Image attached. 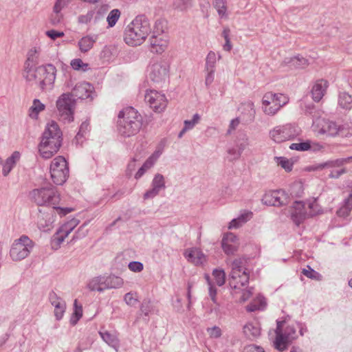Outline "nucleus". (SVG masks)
Segmentation results:
<instances>
[{
	"label": "nucleus",
	"mask_w": 352,
	"mask_h": 352,
	"mask_svg": "<svg viewBox=\"0 0 352 352\" xmlns=\"http://www.w3.org/2000/svg\"><path fill=\"white\" fill-rule=\"evenodd\" d=\"M30 197L38 206L52 207V211H56L60 217L65 216L73 211L72 208L58 206L60 195L56 188L52 186L34 189L30 192Z\"/></svg>",
	"instance_id": "obj_1"
},
{
	"label": "nucleus",
	"mask_w": 352,
	"mask_h": 352,
	"mask_svg": "<svg viewBox=\"0 0 352 352\" xmlns=\"http://www.w3.org/2000/svg\"><path fill=\"white\" fill-rule=\"evenodd\" d=\"M142 126V117L132 107L120 111L118 116L117 129L120 135L129 138L136 135Z\"/></svg>",
	"instance_id": "obj_2"
},
{
	"label": "nucleus",
	"mask_w": 352,
	"mask_h": 352,
	"mask_svg": "<svg viewBox=\"0 0 352 352\" xmlns=\"http://www.w3.org/2000/svg\"><path fill=\"white\" fill-rule=\"evenodd\" d=\"M27 65L23 76L28 81L34 82L41 90L51 89L53 87L56 76V69L54 65L47 64L32 69L30 64Z\"/></svg>",
	"instance_id": "obj_3"
},
{
	"label": "nucleus",
	"mask_w": 352,
	"mask_h": 352,
	"mask_svg": "<svg viewBox=\"0 0 352 352\" xmlns=\"http://www.w3.org/2000/svg\"><path fill=\"white\" fill-rule=\"evenodd\" d=\"M62 132L54 121L48 123L42 135L38 146L40 155L49 159L57 153L61 146Z\"/></svg>",
	"instance_id": "obj_4"
},
{
	"label": "nucleus",
	"mask_w": 352,
	"mask_h": 352,
	"mask_svg": "<svg viewBox=\"0 0 352 352\" xmlns=\"http://www.w3.org/2000/svg\"><path fill=\"white\" fill-rule=\"evenodd\" d=\"M151 32L148 19L145 15H138L126 27L124 41L131 46L140 45Z\"/></svg>",
	"instance_id": "obj_5"
},
{
	"label": "nucleus",
	"mask_w": 352,
	"mask_h": 352,
	"mask_svg": "<svg viewBox=\"0 0 352 352\" xmlns=\"http://www.w3.org/2000/svg\"><path fill=\"white\" fill-rule=\"evenodd\" d=\"M246 261L245 258H239L231 263V273L229 284L232 289H238L249 283L250 273L245 267Z\"/></svg>",
	"instance_id": "obj_6"
},
{
	"label": "nucleus",
	"mask_w": 352,
	"mask_h": 352,
	"mask_svg": "<svg viewBox=\"0 0 352 352\" xmlns=\"http://www.w3.org/2000/svg\"><path fill=\"white\" fill-rule=\"evenodd\" d=\"M285 321H277V327L275 330L276 339L274 346L279 351L287 349L288 345L297 338L296 329L293 325H287L283 330Z\"/></svg>",
	"instance_id": "obj_7"
},
{
	"label": "nucleus",
	"mask_w": 352,
	"mask_h": 352,
	"mask_svg": "<svg viewBox=\"0 0 352 352\" xmlns=\"http://www.w3.org/2000/svg\"><path fill=\"white\" fill-rule=\"evenodd\" d=\"M35 245L34 242L26 235L15 239L10 250V256L14 261H20L28 257Z\"/></svg>",
	"instance_id": "obj_8"
},
{
	"label": "nucleus",
	"mask_w": 352,
	"mask_h": 352,
	"mask_svg": "<svg viewBox=\"0 0 352 352\" xmlns=\"http://www.w3.org/2000/svg\"><path fill=\"white\" fill-rule=\"evenodd\" d=\"M289 102L287 96L283 94L267 92L262 99V109L267 116H274L282 107Z\"/></svg>",
	"instance_id": "obj_9"
},
{
	"label": "nucleus",
	"mask_w": 352,
	"mask_h": 352,
	"mask_svg": "<svg viewBox=\"0 0 352 352\" xmlns=\"http://www.w3.org/2000/svg\"><path fill=\"white\" fill-rule=\"evenodd\" d=\"M352 162V156L345 157V158H340L335 160H330L326 162L320 163L311 166H309L306 168V170L308 171H318L322 170L324 168L329 169L331 173L329 175L330 178H338L340 175L344 174L346 170L345 168H342L339 170H334L335 168H340L344 164L350 163Z\"/></svg>",
	"instance_id": "obj_10"
},
{
	"label": "nucleus",
	"mask_w": 352,
	"mask_h": 352,
	"mask_svg": "<svg viewBox=\"0 0 352 352\" xmlns=\"http://www.w3.org/2000/svg\"><path fill=\"white\" fill-rule=\"evenodd\" d=\"M76 101L70 94H61L56 100L57 113L60 120L71 122L74 120V109Z\"/></svg>",
	"instance_id": "obj_11"
},
{
	"label": "nucleus",
	"mask_w": 352,
	"mask_h": 352,
	"mask_svg": "<svg viewBox=\"0 0 352 352\" xmlns=\"http://www.w3.org/2000/svg\"><path fill=\"white\" fill-rule=\"evenodd\" d=\"M300 130L294 124H286L275 126L270 131V136L276 143L292 140L298 137Z\"/></svg>",
	"instance_id": "obj_12"
},
{
	"label": "nucleus",
	"mask_w": 352,
	"mask_h": 352,
	"mask_svg": "<svg viewBox=\"0 0 352 352\" xmlns=\"http://www.w3.org/2000/svg\"><path fill=\"white\" fill-rule=\"evenodd\" d=\"M50 174L53 182L56 185L63 184L69 177V167L62 156L55 157L50 165Z\"/></svg>",
	"instance_id": "obj_13"
},
{
	"label": "nucleus",
	"mask_w": 352,
	"mask_h": 352,
	"mask_svg": "<svg viewBox=\"0 0 352 352\" xmlns=\"http://www.w3.org/2000/svg\"><path fill=\"white\" fill-rule=\"evenodd\" d=\"M148 77L155 83H162L168 77L169 64L164 60L153 62L148 69Z\"/></svg>",
	"instance_id": "obj_14"
},
{
	"label": "nucleus",
	"mask_w": 352,
	"mask_h": 352,
	"mask_svg": "<svg viewBox=\"0 0 352 352\" xmlns=\"http://www.w3.org/2000/svg\"><path fill=\"white\" fill-rule=\"evenodd\" d=\"M144 100L151 108L156 112L164 111L167 104L165 95L156 90H147L144 96Z\"/></svg>",
	"instance_id": "obj_15"
},
{
	"label": "nucleus",
	"mask_w": 352,
	"mask_h": 352,
	"mask_svg": "<svg viewBox=\"0 0 352 352\" xmlns=\"http://www.w3.org/2000/svg\"><path fill=\"white\" fill-rule=\"evenodd\" d=\"M68 89H72L71 96L76 97L80 99H87L91 97L94 91V87L87 82H79L73 86L72 80L66 83Z\"/></svg>",
	"instance_id": "obj_16"
},
{
	"label": "nucleus",
	"mask_w": 352,
	"mask_h": 352,
	"mask_svg": "<svg viewBox=\"0 0 352 352\" xmlns=\"http://www.w3.org/2000/svg\"><path fill=\"white\" fill-rule=\"evenodd\" d=\"M287 195L283 190H276L264 195L262 202L270 206H282L288 204Z\"/></svg>",
	"instance_id": "obj_17"
},
{
	"label": "nucleus",
	"mask_w": 352,
	"mask_h": 352,
	"mask_svg": "<svg viewBox=\"0 0 352 352\" xmlns=\"http://www.w3.org/2000/svg\"><path fill=\"white\" fill-rule=\"evenodd\" d=\"M165 188L166 184L164 177L160 173H157L154 175L152 180L151 188L148 190L144 194V199H153L156 197L162 190H164Z\"/></svg>",
	"instance_id": "obj_18"
},
{
	"label": "nucleus",
	"mask_w": 352,
	"mask_h": 352,
	"mask_svg": "<svg viewBox=\"0 0 352 352\" xmlns=\"http://www.w3.org/2000/svg\"><path fill=\"white\" fill-rule=\"evenodd\" d=\"M48 299L50 304L54 307V312L56 319L57 320H61L66 310L65 301L54 291L49 293Z\"/></svg>",
	"instance_id": "obj_19"
},
{
	"label": "nucleus",
	"mask_w": 352,
	"mask_h": 352,
	"mask_svg": "<svg viewBox=\"0 0 352 352\" xmlns=\"http://www.w3.org/2000/svg\"><path fill=\"white\" fill-rule=\"evenodd\" d=\"M239 239L233 233L224 235L221 241V247L227 255L234 254L239 248Z\"/></svg>",
	"instance_id": "obj_20"
},
{
	"label": "nucleus",
	"mask_w": 352,
	"mask_h": 352,
	"mask_svg": "<svg viewBox=\"0 0 352 352\" xmlns=\"http://www.w3.org/2000/svg\"><path fill=\"white\" fill-rule=\"evenodd\" d=\"M151 49L153 52L161 54L165 51L168 45L167 36L164 34H153L149 39Z\"/></svg>",
	"instance_id": "obj_21"
},
{
	"label": "nucleus",
	"mask_w": 352,
	"mask_h": 352,
	"mask_svg": "<svg viewBox=\"0 0 352 352\" xmlns=\"http://www.w3.org/2000/svg\"><path fill=\"white\" fill-rule=\"evenodd\" d=\"M328 86V82L323 79L318 80L314 84L311 89V95L315 102H319L322 98Z\"/></svg>",
	"instance_id": "obj_22"
},
{
	"label": "nucleus",
	"mask_w": 352,
	"mask_h": 352,
	"mask_svg": "<svg viewBox=\"0 0 352 352\" xmlns=\"http://www.w3.org/2000/svg\"><path fill=\"white\" fill-rule=\"evenodd\" d=\"M291 216L296 225H299L307 217L305 205L302 201H295L292 208Z\"/></svg>",
	"instance_id": "obj_23"
},
{
	"label": "nucleus",
	"mask_w": 352,
	"mask_h": 352,
	"mask_svg": "<svg viewBox=\"0 0 352 352\" xmlns=\"http://www.w3.org/2000/svg\"><path fill=\"white\" fill-rule=\"evenodd\" d=\"M98 36L97 34H87L82 36L78 41V47L82 53H87L90 51L94 43L97 41Z\"/></svg>",
	"instance_id": "obj_24"
},
{
	"label": "nucleus",
	"mask_w": 352,
	"mask_h": 352,
	"mask_svg": "<svg viewBox=\"0 0 352 352\" xmlns=\"http://www.w3.org/2000/svg\"><path fill=\"white\" fill-rule=\"evenodd\" d=\"M320 133L329 136L340 135V125L330 120H322Z\"/></svg>",
	"instance_id": "obj_25"
},
{
	"label": "nucleus",
	"mask_w": 352,
	"mask_h": 352,
	"mask_svg": "<svg viewBox=\"0 0 352 352\" xmlns=\"http://www.w3.org/2000/svg\"><path fill=\"white\" fill-rule=\"evenodd\" d=\"M184 256L188 261L195 263V265H201L206 261L205 255L198 248L186 250L184 253Z\"/></svg>",
	"instance_id": "obj_26"
},
{
	"label": "nucleus",
	"mask_w": 352,
	"mask_h": 352,
	"mask_svg": "<svg viewBox=\"0 0 352 352\" xmlns=\"http://www.w3.org/2000/svg\"><path fill=\"white\" fill-rule=\"evenodd\" d=\"M160 152H155L152 154L143 164V165L138 169L135 175V178L139 179L146 173V170L150 169L156 162L158 157H160Z\"/></svg>",
	"instance_id": "obj_27"
},
{
	"label": "nucleus",
	"mask_w": 352,
	"mask_h": 352,
	"mask_svg": "<svg viewBox=\"0 0 352 352\" xmlns=\"http://www.w3.org/2000/svg\"><path fill=\"white\" fill-rule=\"evenodd\" d=\"M243 333L250 340L258 338L261 335V328L257 323H248L243 327Z\"/></svg>",
	"instance_id": "obj_28"
},
{
	"label": "nucleus",
	"mask_w": 352,
	"mask_h": 352,
	"mask_svg": "<svg viewBox=\"0 0 352 352\" xmlns=\"http://www.w3.org/2000/svg\"><path fill=\"white\" fill-rule=\"evenodd\" d=\"M104 290L107 289L120 288L123 285V280L119 276L111 275L109 276H104Z\"/></svg>",
	"instance_id": "obj_29"
},
{
	"label": "nucleus",
	"mask_w": 352,
	"mask_h": 352,
	"mask_svg": "<svg viewBox=\"0 0 352 352\" xmlns=\"http://www.w3.org/2000/svg\"><path fill=\"white\" fill-rule=\"evenodd\" d=\"M252 217V212H245L239 215L237 218L232 219L229 223L228 228H238L246 223Z\"/></svg>",
	"instance_id": "obj_30"
},
{
	"label": "nucleus",
	"mask_w": 352,
	"mask_h": 352,
	"mask_svg": "<svg viewBox=\"0 0 352 352\" xmlns=\"http://www.w3.org/2000/svg\"><path fill=\"white\" fill-rule=\"evenodd\" d=\"M20 154L17 151H14L10 157H9L3 164V175L7 176L14 167L16 161L19 159Z\"/></svg>",
	"instance_id": "obj_31"
},
{
	"label": "nucleus",
	"mask_w": 352,
	"mask_h": 352,
	"mask_svg": "<svg viewBox=\"0 0 352 352\" xmlns=\"http://www.w3.org/2000/svg\"><path fill=\"white\" fill-rule=\"evenodd\" d=\"M104 276H96L89 280L87 287L91 291H98L102 292L104 291Z\"/></svg>",
	"instance_id": "obj_32"
},
{
	"label": "nucleus",
	"mask_w": 352,
	"mask_h": 352,
	"mask_svg": "<svg viewBox=\"0 0 352 352\" xmlns=\"http://www.w3.org/2000/svg\"><path fill=\"white\" fill-rule=\"evenodd\" d=\"M212 6L217 10L221 19L228 18L227 0H212Z\"/></svg>",
	"instance_id": "obj_33"
},
{
	"label": "nucleus",
	"mask_w": 352,
	"mask_h": 352,
	"mask_svg": "<svg viewBox=\"0 0 352 352\" xmlns=\"http://www.w3.org/2000/svg\"><path fill=\"white\" fill-rule=\"evenodd\" d=\"M54 221V214L52 213L47 214L45 218L43 217L39 219L38 222V228L44 232L48 231L52 228V223Z\"/></svg>",
	"instance_id": "obj_34"
},
{
	"label": "nucleus",
	"mask_w": 352,
	"mask_h": 352,
	"mask_svg": "<svg viewBox=\"0 0 352 352\" xmlns=\"http://www.w3.org/2000/svg\"><path fill=\"white\" fill-rule=\"evenodd\" d=\"M338 104L344 109L350 110L352 108V96L346 92L340 93Z\"/></svg>",
	"instance_id": "obj_35"
},
{
	"label": "nucleus",
	"mask_w": 352,
	"mask_h": 352,
	"mask_svg": "<svg viewBox=\"0 0 352 352\" xmlns=\"http://www.w3.org/2000/svg\"><path fill=\"white\" fill-rule=\"evenodd\" d=\"M99 334L103 341L105 342L109 346L113 348H116L118 346L119 341L116 335L111 334L107 331H100Z\"/></svg>",
	"instance_id": "obj_36"
},
{
	"label": "nucleus",
	"mask_w": 352,
	"mask_h": 352,
	"mask_svg": "<svg viewBox=\"0 0 352 352\" xmlns=\"http://www.w3.org/2000/svg\"><path fill=\"white\" fill-rule=\"evenodd\" d=\"M266 305L265 299L262 296H258L254 299L249 305L247 306L246 309L249 312L255 311L264 309Z\"/></svg>",
	"instance_id": "obj_37"
},
{
	"label": "nucleus",
	"mask_w": 352,
	"mask_h": 352,
	"mask_svg": "<svg viewBox=\"0 0 352 352\" xmlns=\"http://www.w3.org/2000/svg\"><path fill=\"white\" fill-rule=\"evenodd\" d=\"M30 64V67L32 69L33 67L38 63V52L36 48L31 49L28 53V58L25 63V67Z\"/></svg>",
	"instance_id": "obj_38"
},
{
	"label": "nucleus",
	"mask_w": 352,
	"mask_h": 352,
	"mask_svg": "<svg viewBox=\"0 0 352 352\" xmlns=\"http://www.w3.org/2000/svg\"><path fill=\"white\" fill-rule=\"evenodd\" d=\"M45 109V105L38 99H34L32 107L30 108V116L36 118L38 114Z\"/></svg>",
	"instance_id": "obj_39"
},
{
	"label": "nucleus",
	"mask_w": 352,
	"mask_h": 352,
	"mask_svg": "<svg viewBox=\"0 0 352 352\" xmlns=\"http://www.w3.org/2000/svg\"><path fill=\"white\" fill-rule=\"evenodd\" d=\"M289 148L291 150L307 151L311 149V142L310 140H307L302 142L292 143L289 145Z\"/></svg>",
	"instance_id": "obj_40"
},
{
	"label": "nucleus",
	"mask_w": 352,
	"mask_h": 352,
	"mask_svg": "<svg viewBox=\"0 0 352 352\" xmlns=\"http://www.w3.org/2000/svg\"><path fill=\"white\" fill-rule=\"evenodd\" d=\"M250 145V139L248 136L243 133L239 135L236 140V146L241 151H243Z\"/></svg>",
	"instance_id": "obj_41"
},
{
	"label": "nucleus",
	"mask_w": 352,
	"mask_h": 352,
	"mask_svg": "<svg viewBox=\"0 0 352 352\" xmlns=\"http://www.w3.org/2000/svg\"><path fill=\"white\" fill-rule=\"evenodd\" d=\"M74 311L70 318V323L75 325L82 316V306H78L77 300H74Z\"/></svg>",
	"instance_id": "obj_42"
},
{
	"label": "nucleus",
	"mask_w": 352,
	"mask_h": 352,
	"mask_svg": "<svg viewBox=\"0 0 352 352\" xmlns=\"http://www.w3.org/2000/svg\"><path fill=\"white\" fill-rule=\"evenodd\" d=\"M66 237L65 234L58 230L52 237L51 245L52 248L58 249Z\"/></svg>",
	"instance_id": "obj_43"
},
{
	"label": "nucleus",
	"mask_w": 352,
	"mask_h": 352,
	"mask_svg": "<svg viewBox=\"0 0 352 352\" xmlns=\"http://www.w3.org/2000/svg\"><path fill=\"white\" fill-rule=\"evenodd\" d=\"M275 161L287 172H290L293 168V162L284 157H276Z\"/></svg>",
	"instance_id": "obj_44"
},
{
	"label": "nucleus",
	"mask_w": 352,
	"mask_h": 352,
	"mask_svg": "<svg viewBox=\"0 0 352 352\" xmlns=\"http://www.w3.org/2000/svg\"><path fill=\"white\" fill-rule=\"evenodd\" d=\"M120 16V12L118 9L111 10L107 17V21L109 27H113L117 23Z\"/></svg>",
	"instance_id": "obj_45"
},
{
	"label": "nucleus",
	"mask_w": 352,
	"mask_h": 352,
	"mask_svg": "<svg viewBox=\"0 0 352 352\" xmlns=\"http://www.w3.org/2000/svg\"><path fill=\"white\" fill-rule=\"evenodd\" d=\"M217 63V56L216 54L210 51L206 59V69H215V65Z\"/></svg>",
	"instance_id": "obj_46"
},
{
	"label": "nucleus",
	"mask_w": 352,
	"mask_h": 352,
	"mask_svg": "<svg viewBox=\"0 0 352 352\" xmlns=\"http://www.w3.org/2000/svg\"><path fill=\"white\" fill-rule=\"evenodd\" d=\"M212 275L217 285L222 286L224 285L226 274L223 270L215 269L213 270Z\"/></svg>",
	"instance_id": "obj_47"
},
{
	"label": "nucleus",
	"mask_w": 352,
	"mask_h": 352,
	"mask_svg": "<svg viewBox=\"0 0 352 352\" xmlns=\"http://www.w3.org/2000/svg\"><path fill=\"white\" fill-rule=\"evenodd\" d=\"M70 65L75 70H81L85 72L89 69V65L87 63H84L80 58L73 59L71 61Z\"/></svg>",
	"instance_id": "obj_48"
},
{
	"label": "nucleus",
	"mask_w": 352,
	"mask_h": 352,
	"mask_svg": "<svg viewBox=\"0 0 352 352\" xmlns=\"http://www.w3.org/2000/svg\"><path fill=\"white\" fill-rule=\"evenodd\" d=\"M244 110L247 111L249 120L252 122L254 120L256 111L254 104L252 101H248L243 104Z\"/></svg>",
	"instance_id": "obj_49"
},
{
	"label": "nucleus",
	"mask_w": 352,
	"mask_h": 352,
	"mask_svg": "<svg viewBox=\"0 0 352 352\" xmlns=\"http://www.w3.org/2000/svg\"><path fill=\"white\" fill-rule=\"evenodd\" d=\"M192 0H174V6L180 11L186 10L191 7Z\"/></svg>",
	"instance_id": "obj_50"
},
{
	"label": "nucleus",
	"mask_w": 352,
	"mask_h": 352,
	"mask_svg": "<svg viewBox=\"0 0 352 352\" xmlns=\"http://www.w3.org/2000/svg\"><path fill=\"white\" fill-rule=\"evenodd\" d=\"M291 64L296 68H302L305 67L308 63L306 58L298 55L291 59Z\"/></svg>",
	"instance_id": "obj_51"
},
{
	"label": "nucleus",
	"mask_w": 352,
	"mask_h": 352,
	"mask_svg": "<svg viewBox=\"0 0 352 352\" xmlns=\"http://www.w3.org/2000/svg\"><path fill=\"white\" fill-rule=\"evenodd\" d=\"M94 14V10H89L85 14L80 15L78 17V22L81 24H87L93 21Z\"/></svg>",
	"instance_id": "obj_52"
},
{
	"label": "nucleus",
	"mask_w": 352,
	"mask_h": 352,
	"mask_svg": "<svg viewBox=\"0 0 352 352\" xmlns=\"http://www.w3.org/2000/svg\"><path fill=\"white\" fill-rule=\"evenodd\" d=\"M200 119H201L200 116L198 113H195V114H194L192 120H184V126L188 131L191 130V129H192L195 127V126L197 124L199 123V122L200 121Z\"/></svg>",
	"instance_id": "obj_53"
},
{
	"label": "nucleus",
	"mask_w": 352,
	"mask_h": 352,
	"mask_svg": "<svg viewBox=\"0 0 352 352\" xmlns=\"http://www.w3.org/2000/svg\"><path fill=\"white\" fill-rule=\"evenodd\" d=\"M140 311L145 316H148L153 311V305L149 300H144L142 302Z\"/></svg>",
	"instance_id": "obj_54"
},
{
	"label": "nucleus",
	"mask_w": 352,
	"mask_h": 352,
	"mask_svg": "<svg viewBox=\"0 0 352 352\" xmlns=\"http://www.w3.org/2000/svg\"><path fill=\"white\" fill-rule=\"evenodd\" d=\"M72 0H56L53 8V12L54 13H60L61 10L66 8Z\"/></svg>",
	"instance_id": "obj_55"
},
{
	"label": "nucleus",
	"mask_w": 352,
	"mask_h": 352,
	"mask_svg": "<svg viewBox=\"0 0 352 352\" xmlns=\"http://www.w3.org/2000/svg\"><path fill=\"white\" fill-rule=\"evenodd\" d=\"M340 136L351 137L352 136V122L346 123L340 126Z\"/></svg>",
	"instance_id": "obj_56"
},
{
	"label": "nucleus",
	"mask_w": 352,
	"mask_h": 352,
	"mask_svg": "<svg viewBox=\"0 0 352 352\" xmlns=\"http://www.w3.org/2000/svg\"><path fill=\"white\" fill-rule=\"evenodd\" d=\"M206 331L211 338H219L222 335L221 329L217 326L207 328Z\"/></svg>",
	"instance_id": "obj_57"
},
{
	"label": "nucleus",
	"mask_w": 352,
	"mask_h": 352,
	"mask_svg": "<svg viewBox=\"0 0 352 352\" xmlns=\"http://www.w3.org/2000/svg\"><path fill=\"white\" fill-rule=\"evenodd\" d=\"M307 269H303L302 273L307 278L311 279H317L320 276L319 273L311 268L309 265L307 266Z\"/></svg>",
	"instance_id": "obj_58"
},
{
	"label": "nucleus",
	"mask_w": 352,
	"mask_h": 352,
	"mask_svg": "<svg viewBox=\"0 0 352 352\" xmlns=\"http://www.w3.org/2000/svg\"><path fill=\"white\" fill-rule=\"evenodd\" d=\"M89 124L88 122H83L80 126L79 131L76 136V138L78 140L82 138L84 135L86 134V133L89 131Z\"/></svg>",
	"instance_id": "obj_59"
},
{
	"label": "nucleus",
	"mask_w": 352,
	"mask_h": 352,
	"mask_svg": "<svg viewBox=\"0 0 352 352\" xmlns=\"http://www.w3.org/2000/svg\"><path fill=\"white\" fill-rule=\"evenodd\" d=\"M85 224L82 225L74 234L72 241H76L84 238L87 234V230L85 229Z\"/></svg>",
	"instance_id": "obj_60"
},
{
	"label": "nucleus",
	"mask_w": 352,
	"mask_h": 352,
	"mask_svg": "<svg viewBox=\"0 0 352 352\" xmlns=\"http://www.w3.org/2000/svg\"><path fill=\"white\" fill-rule=\"evenodd\" d=\"M129 269L134 272H140L143 270L144 266L141 262L131 261L128 265Z\"/></svg>",
	"instance_id": "obj_61"
},
{
	"label": "nucleus",
	"mask_w": 352,
	"mask_h": 352,
	"mask_svg": "<svg viewBox=\"0 0 352 352\" xmlns=\"http://www.w3.org/2000/svg\"><path fill=\"white\" fill-rule=\"evenodd\" d=\"M228 153L230 155V160H236L240 158L242 152L236 146V148H229Z\"/></svg>",
	"instance_id": "obj_62"
},
{
	"label": "nucleus",
	"mask_w": 352,
	"mask_h": 352,
	"mask_svg": "<svg viewBox=\"0 0 352 352\" xmlns=\"http://www.w3.org/2000/svg\"><path fill=\"white\" fill-rule=\"evenodd\" d=\"M208 284L209 285V296L211 298L212 300L216 303L217 299H216V294H217V289L216 288L212 285L211 281L210 280V277L206 275V276Z\"/></svg>",
	"instance_id": "obj_63"
},
{
	"label": "nucleus",
	"mask_w": 352,
	"mask_h": 352,
	"mask_svg": "<svg viewBox=\"0 0 352 352\" xmlns=\"http://www.w3.org/2000/svg\"><path fill=\"white\" fill-rule=\"evenodd\" d=\"M140 157L138 156H135L132 158L127 166V174L131 175L136 168V162L140 161Z\"/></svg>",
	"instance_id": "obj_64"
}]
</instances>
